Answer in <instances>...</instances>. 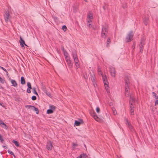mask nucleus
Listing matches in <instances>:
<instances>
[{
    "label": "nucleus",
    "mask_w": 158,
    "mask_h": 158,
    "mask_svg": "<svg viewBox=\"0 0 158 158\" xmlns=\"http://www.w3.org/2000/svg\"><path fill=\"white\" fill-rule=\"evenodd\" d=\"M77 10L78 8L77 7H73V11L74 13H76V12L77 11Z\"/></svg>",
    "instance_id": "nucleus-35"
},
{
    "label": "nucleus",
    "mask_w": 158,
    "mask_h": 158,
    "mask_svg": "<svg viewBox=\"0 0 158 158\" xmlns=\"http://www.w3.org/2000/svg\"><path fill=\"white\" fill-rule=\"evenodd\" d=\"M98 74L99 75H102V76L103 75L102 74V72L99 66L98 67Z\"/></svg>",
    "instance_id": "nucleus-26"
},
{
    "label": "nucleus",
    "mask_w": 158,
    "mask_h": 158,
    "mask_svg": "<svg viewBox=\"0 0 158 158\" xmlns=\"http://www.w3.org/2000/svg\"><path fill=\"white\" fill-rule=\"evenodd\" d=\"M91 23V20L90 19L89 20H88V21H87V23Z\"/></svg>",
    "instance_id": "nucleus-55"
},
{
    "label": "nucleus",
    "mask_w": 158,
    "mask_h": 158,
    "mask_svg": "<svg viewBox=\"0 0 158 158\" xmlns=\"http://www.w3.org/2000/svg\"><path fill=\"white\" fill-rule=\"evenodd\" d=\"M96 111L97 113H99L100 111V108L98 107H97L96 108Z\"/></svg>",
    "instance_id": "nucleus-43"
},
{
    "label": "nucleus",
    "mask_w": 158,
    "mask_h": 158,
    "mask_svg": "<svg viewBox=\"0 0 158 158\" xmlns=\"http://www.w3.org/2000/svg\"><path fill=\"white\" fill-rule=\"evenodd\" d=\"M94 118L96 120V119L97 118H98V117L97 115L96 114V115L94 117Z\"/></svg>",
    "instance_id": "nucleus-50"
},
{
    "label": "nucleus",
    "mask_w": 158,
    "mask_h": 158,
    "mask_svg": "<svg viewBox=\"0 0 158 158\" xmlns=\"http://www.w3.org/2000/svg\"><path fill=\"white\" fill-rule=\"evenodd\" d=\"M83 121L82 119H79V121L75 120L74 124L76 126H79L81 124L83 123Z\"/></svg>",
    "instance_id": "nucleus-13"
},
{
    "label": "nucleus",
    "mask_w": 158,
    "mask_h": 158,
    "mask_svg": "<svg viewBox=\"0 0 158 158\" xmlns=\"http://www.w3.org/2000/svg\"><path fill=\"white\" fill-rule=\"evenodd\" d=\"M53 147L52 143L50 141H48L47 142V144L46 146V148L47 150L49 151H51L52 150Z\"/></svg>",
    "instance_id": "nucleus-10"
},
{
    "label": "nucleus",
    "mask_w": 158,
    "mask_h": 158,
    "mask_svg": "<svg viewBox=\"0 0 158 158\" xmlns=\"http://www.w3.org/2000/svg\"><path fill=\"white\" fill-rule=\"evenodd\" d=\"M31 106V108H32V109H34V110L36 111V114H39V110L37 108H36L34 106Z\"/></svg>",
    "instance_id": "nucleus-25"
},
{
    "label": "nucleus",
    "mask_w": 158,
    "mask_h": 158,
    "mask_svg": "<svg viewBox=\"0 0 158 158\" xmlns=\"http://www.w3.org/2000/svg\"><path fill=\"white\" fill-rule=\"evenodd\" d=\"M122 7L123 8L125 9L127 7V5L126 4H123L122 6Z\"/></svg>",
    "instance_id": "nucleus-41"
},
{
    "label": "nucleus",
    "mask_w": 158,
    "mask_h": 158,
    "mask_svg": "<svg viewBox=\"0 0 158 158\" xmlns=\"http://www.w3.org/2000/svg\"><path fill=\"white\" fill-rule=\"evenodd\" d=\"M4 19L5 22L7 23L8 21H10V15L8 12L6 11L5 14L4 15Z\"/></svg>",
    "instance_id": "nucleus-8"
},
{
    "label": "nucleus",
    "mask_w": 158,
    "mask_h": 158,
    "mask_svg": "<svg viewBox=\"0 0 158 158\" xmlns=\"http://www.w3.org/2000/svg\"><path fill=\"white\" fill-rule=\"evenodd\" d=\"M88 17L89 18L91 19H92L93 18V15L91 14H89L88 15Z\"/></svg>",
    "instance_id": "nucleus-33"
},
{
    "label": "nucleus",
    "mask_w": 158,
    "mask_h": 158,
    "mask_svg": "<svg viewBox=\"0 0 158 158\" xmlns=\"http://www.w3.org/2000/svg\"><path fill=\"white\" fill-rule=\"evenodd\" d=\"M81 156L82 158H86L87 157V156L85 153H83L81 154Z\"/></svg>",
    "instance_id": "nucleus-31"
},
{
    "label": "nucleus",
    "mask_w": 158,
    "mask_h": 158,
    "mask_svg": "<svg viewBox=\"0 0 158 158\" xmlns=\"http://www.w3.org/2000/svg\"><path fill=\"white\" fill-rule=\"evenodd\" d=\"M152 94L153 96L156 99H157V98H158V96L154 92H152Z\"/></svg>",
    "instance_id": "nucleus-34"
},
{
    "label": "nucleus",
    "mask_w": 158,
    "mask_h": 158,
    "mask_svg": "<svg viewBox=\"0 0 158 158\" xmlns=\"http://www.w3.org/2000/svg\"><path fill=\"white\" fill-rule=\"evenodd\" d=\"M135 43H134L132 45V48L133 49H135Z\"/></svg>",
    "instance_id": "nucleus-44"
},
{
    "label": "nucleus",
    "mask_w": 158,
    "mask_h": 158,
    "mask_svg": "<svg viewBox=\"0 0 158 158\" xmlns=\"http://www.w3.org/2000/svg\"><path fill=\"white\" fill-rule=\"evenodd\" d=\"M134 34L133 31H130L126 36L125 40L126 42L128 43L133 40Z\"/></svg>",
    "instance_id": "nucleus-2"
},
{
    "label": "nucleus",
    "mask_w": 158,
    "mask_h": 158,
    "mask_svg": "<svg viewBox=\"0 0 158 158\" xmlns=\"http://www.w3.org/2000/svg\"><path fill=\"white\" fill-rule=\"evenodd\" d=\"M62 49L63 52H64V51H66V50L64 49V48L63 47Z\"/></svg>",
    "instance_id": "nucleus-56"
},
{
    "label": "nucleus",
    "mask_w": 158,
    "mask_h": 158,
    "mask_svg": "<svg viewBox=\"0 0 158 158\" xmlns=\"http://www.w3.org/2000/svg\"><path fill=\"white\" fill-rule=\"evenodd\" d=\"M110 71L111 76L115 77V76L116 71L114 68L113 67H110Z\"/></svg>",
    "instance_id": "nucleus-12"
},
{
    "label": "nucleus",
    "mask_w": 158,
    "mask_h": 158,
    "mask_svg": "<svg viewBox=\"0 0 158 158\" xmlns=\"http://www.w3.org/2000/svg\"><path fill=\"white\" fill-rule=\"evenodd\" d=\"M129 80L128 77H126L125 79V85H129Z\"/></svg>",
    "instance_id": "nucleus-20"
},
{
    "label": "nucleus",
    "mask_w": 158,
    "mask_h": 158,
    "mask_svg": "<svg viewBox=\"0 0 158 158\" xmlns=\"http://www.w3.org/2000/svg\"><path fill=\"white\" fill-rule=\"evenodd\" d=\"M19 42L21 47H24V45L27 46V45L25 44L24 41L22 39L21 36L20 37Z\"/></svg>",
    "instance_id": "nucleus-14"
},
{
    "label": "nucleus",
    "mask_w": 158,
    "mask_h": 158,
    "mask_svg": "<svg viewBox=\"0 0 158 158\" xmlns=\"http://www.w3.org/2000/svg\"><path fill=\"white\" fill-rule=\"evenodd\" d=\"M0 67L2 69L3 71H4L5 72H6L7 73H8L7 71L4 68H3L2 67Z\"/></svg>",
    "instance_id": "nucleus-40"
},
{
    "label": "nucleus",
    "mask_w": 158,
    "mask_h": 158,
    "mask_svg": "<svg viewBox=\"0 0 158 158\" xmlns=\"http://www.w3.org/2000/svg\"><path fill=\"white\" fill-rule=\"evenodd\" d=\"M129 95V93H125V95L126 97H127Z\"/></svg>",
    "instance_id": "nucleus-51"
},
{
    "label": "nucleus",
    "mask_w": 158,
    "mask_h": 158,
    "mask_svg": "<svg viewBox=\"0 0 158 158\" xmlns=\"http://www.w3.org/2000/svg\"><path fill=\"white\" fill-rule=\"evenodd\" d=\"M130 107L131 114V115H133L134 114V106H133V105H130Z\"/></svg>",
    "instance_id": "nucleus-17"
},
{
    "label": "nucleus",
    "mask_w": 158,
    "mask_h": 158,
    "mask_svg": "<svg viewBox=\"0 0 158 158\" xmlns=\"http://www.w3.org/2000/svg\"><path fill=\"white\" fill-rule=\"evenodd\" d=\"M0 125L2 128L6 130H7L8 129V127L2 120H0Z\"/></svg>",
    "instance_id": "nucleus-16"
},
{
    "label": "nucleus",
    "mask_w": 158,
    "mask_h": 158,
    "mask_svg": "<svg viewBox=\"0 0 158 158\" xmlns=\"http://www.w3.org/2000/svg\"><path fill=\"white\" fill-rule=\"evenodd\" d=\"M0 82L2 84H4L5 82V80L4 78L3 79L0 77Z\"/></svg>",
    "instance_id": "nucleus-32"
},
{
    "label": "nucleus",
    "mask_w": 158,
    "mask_h": 158,
    "mask_svg": "<svg viewBox=\"0 0 158 158\" xmlns=\"http://www.w3.org/2000/svg\"><path fill=\"white\" fill-rule=\"evenodd\" d=\"M148 18H145L143 19V22L144 23V24L146 25H147V24H148Z\"/></svg>",
    "instance_id": "nucleus-23"
},
{
    "label": "nucleus",
    "mask_w": 158,
    "mask_h": 158,
    "mask_svg": "<svg viewBox=\"0 0 158 158\" xmlns=\"http://www.w3.org/2000/svg\"><path fill=\"white\" fill-rule=\"evenodd\" d=\"M27 85L28 86L27 88L32 89L31 86V83L29 82H27Z\"/></svg>",
    "instance_id": "nucleus-36"
},
{
    "label": "nucleus",
    "mask_w": 158,
    "mask_h": 158,
    "mask_svg": "<svg viewBox=\"0 0 158 158\" xmlns=\"http://www.w3.org/2000/svg\"><path fill=\"white\" fill-rule=\"evenodd\" d=\"M87 25L88 27H91V24L90 23H87Z\"/></svg>",
    "instance_id": "nucleus-53"
},
{
    "label": "nucleus",
    "mask_w": 158,
    "mask_h": 158,
    "mask_svg": "<svg viewBox=\"0 0 158 158\" xmlns=\"http://www.w3.org/2000/svg\"><path fill=\"white\" fill-rule=\"evenodd\" d=\"M11 82L13 86L14 87H16L17 86V84L15 80H11Z\"/></svg>",
    "instance_id": "nucleus-19"
},
{
    "label": "nucleus",
    "mask_w": 158,
    "mask_h": 158,
    "mask_svg": "<svg viewBox=\"0 0 158 158\" xmlns=\"http://www.w3.org/2000/svg\"><path fill=\"white\" fill-rule=\"evenodd\" d=\"M62 29L63 30H64V31H66L67 29V28L66 26L65 25H64L62 26Z\"/></svg>",
    "instance_id": "nucleus-37"
},
{
    "label": "nucleus",
    "mask_w": 158,
    "mask_h": 158,
    "mask_svg": "<svg viewBox=\"0 0 158 158\" xmlns=\"http://www.w3.org/2000/svg\"><path fill=\"white\" fill-rule=\"evenodd\" d=\"M111 41L109 37L108 38L106 41V47H109L110 45L109 44L110 43H111Z\"/></svg>",
    "instance_id": "nucleus-22"
},
{
    "label": "nucleus",
    "mask_w": 158,
    "mask_h": 158,
    "mask_svg": "<svg viewBox=\"0 0 158 158\" xmlns=\"http://www.w3.org/2000/svg\"><path fill=\"white\" fill-rule=\"evenodd\" d=\"M76 158H82L81 156L80 155L79 156L76 157Z\"/></svg>",
    "instance_id": "nucleus-57"
},
{
    "label": "nucleus",
    "mask_w": 158,
    "mask_h": 158,
    "mask_svg": "<svg viewBox=\"0 0 158 158\" xmlns=\"http://www.w3.org/2000/svg\"><path fill=\"white\" fill-rule=\"evenodd\" d=\"M130 105H133L134 103H135V99L133 97L130 96V99L129 100Z\"/></svg>",
    "instance_id": "nucleus-15"
},
{
    "label": "nucleus",
    "mask_w": 158,
    "mask_h": 158,
    "mask_svg": "<svg viewBox=\"0 0 158 158\" xmlns=\"http://www.w3.org/2000/svg\"><path fill=\"white\" fill-rule=\"evenodd\" d=\"M126 125H127L129 129L132 132H134L135 131V130L133 128V127L132 126V125L128 121L127 118H126Z\"/></svg>",
    "instance_id": "nucleus-6"
},
{
    "label": "nucleus",
    "mask_w": 158,
    "mask_h": 158,
    "mask_svg": "<svg viewBox=\"0 0 158 158\" xmlns=\"http://www.w3.org/2000/svg\"><path fill=\"white\" fill-rule=\"evenodd\" d=\"M106 8V6H103V8L104 10H105Z\"/></svg>",
    "instance_id": "nucleus-52"
},
{
    "label": "nucleus",
    "mask_w": 158,
    "mask_h": 158,
    "mask_svg": "<svg viewBox=\"0 0 158 158\" xmlns=\"http://www.w3.org/2000/svg\"><path fill=\"white\" fill-rule=\"evenodd\" d=\"M0 140L1 142L3 143L4 140L2 138V137L1 135H0Z\"/></svg>",
    "instance_id": "nucleus-38"
},
{
    "label": "nucleus",
    "mask_w": 158,
    "mask_h": 158,
    "mask_svg": "<svg viewBox=\"0 0 158 158\" xmlns=\"http://www.w3.org/2000/svg\"><path fill=\"white\" fill-rule=\"evenodd\" d=\"M108 33V29L106 27L103 26L101 32V36L104 38H106Z\"/></svg>",
    "instance_id": "nucleus-5"
},
{
    "label": "nucleus",
    "mask_w": 158,
    "mask_h": 158,
    "mask_svg": "<svg viewBox=\"0 0 158 158\" xmlns=\"http://www.w3.org/2000/svg\"><path fill=\"white\" fill-rule=\"evenodd\" d=\"M112 110L113 111V114H114V115L116 114H117V112L115 108L114 107H113L112 108Z\"/></svg>",
    "instance_id": "nucleus-28"
},
{
    "label": "nucleus",
    "mask_w": 158,
    "mask_h": 158,
    "mask_svg": "<svg viewBox=\"0 0 158 158\" xmlns=\"http://www.w3.org/2000/svg\"><path fill=\"white\" fill-rule=\"evenodd\" d=\"M158 104V100H157L155 102V106H156Z\"/></svg>",
    "instance_id": "nucleus-47"
},
{
    "label": "nucleus",
    "mask_w": 158,
    "mask_h": 158,
    "mask_svg": "<svg viewBox=\"0 0 158 158\" xmlns=\"http://www.w3.org/2000/svg\"><path fill=\"white\" fill-rule=\"evenodd\" d=\"M12 142L17 147H19V144L18 142L17 141L14 140Z\"/></svg>",
    "instance_id": "nucleus-30"
},
{
    "label": "nucleus",
    "mask_w": 158,
    "mask_h": 158,
    "mask_svg": "<svg viewBox=\"0 0 158 158\" xmlns=\"http://www.w3.org/2000/svg\"><path fill=\"white\" fill-rule=\"evenodd\" d=\"M72 56L73 60L74 61L75 64L77 69L80 67V65L79 63V60L77 57V53L76 51H73L72 52Z\"/></svg>",
    "instance_id": "nucleus-1"
},
{
    "label": "nucleus",
    "mask_w": 158,
    "mask_h": 158,
    "mask_svg": "<svg viewBox=\"0 0 158 158\" xmlns=\"http://www.w3.org/2000/svg\"><path fill=\"white\" fill-rule=\"evenodd\" d=\"M125 93H128V89H129V85H125Z\"/></svg>",
    "instance_id": "nucleus-27"
},
{
    "label": "nucleus",
    "mask_w": 158,
    "mask_h": 158,
    "mask_svg": "<svg viewBox=\"0 0 158 158\" xmlns=\"http://www.w3.org/2000/svg\"><path fill=\"white\" fill-rule=\"evenodd\" d=\"M145 40L144 38H142L140 42V44L139 45L140 49L139 52L141 53H142L143 52L144 46L145 44Z\"/></svg>",
    "instance_id": "nucleus-4"
},
{
    "label": "nucleus",
    "mask_w": 158,
    "mask_h": 158,
    "mask_svg": "<svg viewBox=\"0 0 158 158\" xmlns=\"http://www.w3.org/2000/svg\"><path fill=\"white\" fill-rule=\"evenodd\" d=\"M43 90L44 92V93H45L47 96H48L49 97H51L52 96H51V94L49 92H48L47 91V90H46V89L45 88H44L43 89Z\"/></svg>",
    "instance_id": "nucleus-18"
},
{
    "label": "nucleus",
    "mask_w": 158,
    "mask_h": 158,
    "mask_svg": "<svg viewBox=\"0 0 158 158\" xmlns=\"http://www.w3.org/2000/svg\"><path fill=\"white\" fill-rule=\"evenodd\" d=\"M21 83L22 85L25 84L26 83L25 80L23 76L21 77Z\"/></svg>",
    "instance_id": "nucleus-21"
},
{
    "label": "nucleus",
    "mask_w": 158,
    "mask_h": 158,
    "mask_svg": "<svg viewBox=\"0 0 158 158\" xmlns=\"http://www.w3.org/2000/svg\"><path fill=\"white\" fill-rule=\"evenodd\" d=\"M73 146L74 147L77 146L78 145L77 143H73Z\"/></svg>",
    "instance_id": "nucleus-49"
},
{
    "label": "nucleus",
    "mask_w": 158,
    "mask_h": 158,
    "mask_svg": "<svg viewBox=\"0 0 158 158\" xmlns=\"http://www.w3.org/2000/svg\"><path fill=\"white\" fill-rule=\"evenodd\" d=\"M32 90H33L32 92L34 94H35V95H36L38 96V93H37V92H36V88H35L33 87L32 88Z\"/></svg>",
    "instance_id": "nucleus-29"
},
{
    "label": "nucleus",
    "mask_w": 158,
    "mask_h": 158,
    "mask_svg": "<svg viewBox=\"0 0 158 158\" xmlns=\"http://www.w3.org/2000/svg\"><path fill=\"white\" fill-rule=\"evenodd\" d=\"M8 152L11 155H12V154H13V153L10 150H8Z\"/></svg>",
    "instance_id": "nucleus-45"
},
{
    "label": "nucleus",
    "mask_w": 158,
    "mask_h": 158,
    "mask_svg": "<svg viewBox=\"0 0 158 158\" xmlns=\"http://www.w3.org/2000/svg\"><path fill=\"white\" fill-rule=\"evenodd\" d=\"M56 107L55 106L53 105H51L49 106V109L47 111V113L48 114H51L55 110Z\"/></svg>",
    "instance_id": "nucleus-7"
},
{
    "label": "nucleus",
    "mask_w": 158,
    "mask_h": 158,
    "mask_svg": "<svg viewBox=\"0 0 158 158\" xmlns=\"http://www.w3.org/2000/svg\"><path fill=\"white\" fill-rule=\"evenodd\" d=\"M12 155L14 157H15V154H14V153H13V154H12Z\"/></svg>",
    "instance_id": "nucleus-59"
},
{
    "label": "nucleus",
    "mask_w": 158,
    "mask_h": 158,
    "mask_svg": "<svg viewBox=\"0 0 158 158\" xmlns=\"http://www.w3.org/2000/svg\"><path fill=\"white\" fill-rule=\"evenodd\" d=\"M102 78L105 87H106V86L108 87L109 83L107 81V79L106 75H103L102 76Z\"/></svg>",
    "instance_id": "nucleus-11"
},
{
    "label": "nucleus",
    "mask_w": 158,
    "mask_h": 158,
    "mask_svg": "<svg viewBox=\"0 0 158 158\" xmlns=\"http://www.w3.org/2000/svg\"><path fill=\"white\" fill-rule=\"evenodd\" d=\"M12 155L14 157H15V154H14V153H13V154H12Z\"/></svg>",
    "instance_id": "nucleus-58"
},
{
    "label": "nucleus",
    "mask_w": 158,
    "mask_h": 158,
    "mask_svg": "<svg viewBox=\"0 0 158 158\" xmlns=\"http://www.w3.org/2000/svg\"><path fill=\"white\" fill-rule=\"evenodd\" d=\"M64 52V55L65 56V59H66L70 57V56H68V54L66 51H64V52Z\"/></svg>",
    "instance_id": "nucleus-24"
},
{
    "label": "nucleus",
    "mask_w": 158,
    "mask_h": 158,
    "mask_svg": "<svg viewBox=\"0 0 158 158\" xmlns=\"http://www.w3.org/2000/svg\"><path fill=\"white\" fill-rule=\"evenodd\" d=\"M96 115V113L95 112H93V114H91V115L94 118Z\"/></svg>",
    "instance_id": "nucleus-48"
},
{
    "label": "nucleus",
    "mask_w": 158,
    "mask_h": 158,
    "mask_svg": "<svg viewBox=\"0 0 158 158\" xmlns=\"http://www.w3.org/2000/svg\"><path fill=\"white\" fill-rule=\"evenodd\" d=\"M31 99L33 101L35 100L36 99V97L35 96L33 95L31 97Z\"/></svg>",
    "instance_id": "nucleus-39"
},
{
    "label": "nucleus",
    "mask_w": 158,
    "mask_h": 158,
    "mask_svg": "<svg viewBox=\"0 0 158 158\" xmlns=\"http://www.w3.org/2000/svg\"><path fill=\"white\" fill-rule=\"evenodd\" d=\"M89 74L90 76V79L92 81L94 86L95 87L96 78L94 70H91V71L89 72Z\"/></svg>",
    "instance_id": "nucleus-3"
},
{
    "label": "nucleus",
    "mask_w": 158,
    "mask_h": 158,
    "mask_svg": "<svg viewBox=\"0 0 158 158\" xmlns=\"http://www.w3.org/2000/svg\"><path fill=\"white\" fill-rule=\"evenodd\" d=\"M65 60L69 68H72L73 67V63L71 60L70 57L65 59Z\"/></svg>",
    "instance_id": "nucleus-9"
},
{
    "label": "nucleus",
    "mask_w": 158,
    "mask_h": 158,
    "mask_svg": "<svg viewBox=\"0 0 158 158\" xmlns=\"http://www.w3.org/2000/svg\"><path fill=\"white\" fill-rule=\"evenodd\" d=\"M3 147L5 148V149H7V147L6 146H3Z\"/></svg>",
    "instance_id": "nucleus-54"
},
{
    "label": "nucleus",
    "mask_w": 158,
    "mask_h": 158,
    "mask_svg": "<svg viewBox=\"0 0 158 158\" xmlns=\"http://www.w3.org/2000/svg\"><path fill=\"white\" fill-rule=\"evenodd\" d=\"M31 89H32L27 88V92L28 93H29V94L30 93H31Z\"/></svg>",
    "instance_id": "nucleus-42"
},
{
    "label": "nucleus",
    "mask_w": 158,
    "mask_h": 158,
    "mask_svg": "<svg viewBox=\"0 0 158 158\" xmlns=\"http://www.w3.org/2000/svg\"><path fill=\"white\" fill-rule=\"evenodd\" d=\"M31 106V105H26V106H25V107L26 108H27L28 109H29L30 107H31V106Z\"/></svg>",
    "instance_id": "nucleus-46"
},
{
    "label": "nucleus",
    "mask_w": 158,
    "mask_h": 158,
    "mask_svg": "<svg viewBox=\"0 0 158 158\" xmlns=\"http://www.w3.org/2000/svg\"><path fill=\"white\" fill-rule=\"evenodd\" d=\"M85 79H87L88 78L87 77V76H86V77H85Z\"/></svg>",
    "instance_id": "nucleus-60"
}]
</instances>
